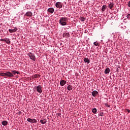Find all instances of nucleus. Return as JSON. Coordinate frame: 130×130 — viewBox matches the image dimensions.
<instances>
[{
  "mask_svg": "<svg viewBox=\"0 0 130 130\" xmlns=\"http://www.w3.org/2000/svg\"><path fill=\"white\" fill-rule=\"evenodd\" d=\"M107 8V6L106 5L103 6L102 8V12H104L105 10H106V8Z\"/></svg>",
  "mask_w": 130,
  "mask_h": 130,
  "instance_id": "nucleus-13",
  "label": "nucleus"
},
{
  "mask_svg": "<svg viewBox=\"0 0 130 130\" xmlns=\"http://www.w3.org/2000/svg\"><path fill=\"white\" fill-rule=\"evenodd\" d=\"M27 121H28V122H32V119L28 118L27 119Z\"/></svg>",
  "mask_w": 130,
  "mask_h": 130,
  "instance_id": "nucleus-22",
  "label": "nucleus"
},
{
  "mask_svg": "<svg viewBox=\"0 0 130 130\" xmlns=\"http://www.w3.org/2000/svg\"><path fill=\"white\" fill-rule=\"evenodd\" d=\"M5 41L6 42L7 44H10L11 43V41H10V39L8 38H5Z\"/></svg>",
  "mask_w": 130,
  "mask_h": 130,
  "instance_id": "nucleus-12",
  "label": "nucleus"
},
{
  "mask_svg": "<svg viewBox=\"0 0 130 130\" xmlns=\"http://www.w3.org/2000/svg\"><path fill=\"white\" fill-rule=\"evenodd\" d=\"M40 122H41V123H42V124H44L46 123V121H45L44 120H41Z\"/></svg>",
  "mask_w": 130,
  "mask_h": 130,
  "instance_id": "nucleus-23",
  "label": "nucleus"
},
{
  "mask_svg": "<svg viewBox=\"0 0 130 130\" xmlns=\"http://www.w3.org/2000/svg\"><path fill=\"white\" fill-rule=\"evenodd\" d=\"M55 7L58 9H61V8H62V5L60 2H57L55 4Z\"/></svg>",
  "mask_w": 130,
  "mask_h": 130,
  "instance_id": "nucleus-4",
  "label": "nucleus"
},
{
  "mask_svg": "<svg viewBox=\"0 0 130 130\" xmlns=\"http://www.w3.org/2000/svg\"><path fill=\"white\" fill-rule=\"evenodd\" d=\"M84 61L85 62H87V63H90V60H89L88 58H85L84 59Z\"/></svg>",
  "mask_w": 130,
  "mask_h": 130,
  "instance_id": "nucleus-16",
  "label": "nucleus"
},
{
  "mask_svg": "<svg viewBox=\"0 0 130 130\" xmlns=\"http://www.w3.org/2000/svg\"><path fill=\"white\" fill-rule=\"evenodd\" d=\"M98 94V91L96 90H94L92 92V95L93 97H96V96H97Z\"/></svg>",
  "mask_w": 130,
  "mask_h": 130,
  "instance_id": "nucleus-9",
  "label": "nucleus"
},
{
  "mask_svg": "<svg viewBox=\"0 0 130 130\" xmlns=\"http://www.w3.org/2000/svg\"><path fill=\"white\" fill-rule=\"evenodd\" d=\"M126 18H127V19H128V20H129V19H130V14H128L126 16Z\"/></svg>",
  "mask_w": 130,
  "mask_h": 130,
  "instance_id": "nucleus-28",
  "label": "nucleus"
},
{
  "mask_svg": "<svg viewBox=\"0 0 130 130\" xmlns=\"http://www.w3.org/2000/svg\"><path fill=\"white\" fill-rule=\"evenodd\" d=\"M126 111H127V112H128V113H129V112H130V110L128 109H127Z\"/></svg>",
  "mask_w": 130,
  "mask_h": 130,
  "instance_id": "nucleus-31",
  "label": "nucleus"
},
{
  "mask_svg": "<svg viewBox=\"0 0 130 130\" xmlns=\"http://www.w3.org/2000/svg\"><path fill=\"white\" fill-rule=\"evenodd\" d=\"M67 21H68V18L67 17H62L59 20V24L61 26H66L67 25Z\"/></svg>",
  "mask_w": 130,
  "mask_h": 130,
  "instance_id": "nucleus-1",
  "label": "nucleus"
},
{
  "mask_svg": "<svg viewBox=\"0 0 130 130\" xmlns=\"http://www.w3.org/2000/svg\"><path fill=\"white\" fill-rule=\"evenodd\" d=\"M58 115H60V114H58Z\"/></svg>",
  "mask_w": 130,
  "mask_h": 130,
  "instance_id": "nucleus-33",
  "label": "nucleus"
},
{
  "mask_svg": "<svg viewBox=\"0 0 130 130\" xmlns=\"http://www.w3.org/2000/svg\"><path fill=\"white\" fill-rule=\"evenodd\" d=\"M17 30V27H15L14 29H9V31L10 32V33H14V32H16Z\"/></svg>",
  "mask_w": 130,
  "mask_h": 130,
  "instance_id": "nucleus-8",
  "label": "nucleus"
},
{
  "mask_svg": "<svg viewBox=\"0 0 130 130\" xmlns=\"http://www.w3.org/2000/svg\"><path fill=\"white\" fill-rule=\"evenodd\" d=\"M108 107H110V106L109 105H108Z\"/></svg>",
  "mask_w": 130,
  "mask_h": 130,
  "instance_id": "nucleus-32",
  "label": "nucleus"
},
{
  "mask_svg": "<svg viewBox=\"0 0 130 130\" xmlns=\"http://www.w3.org/2000/svg\"><path fill=\"white\" fill-rule=\"evenodd\" d=\"M6 73V77H14V75L10 72H7Z\"/></svg>",
  "mask_w": 130,
  "mask_h": 130,
  "instance_id": "nucleus-6",
  "label": "nucleus"
},
{
  "mask_svg": "<svg viewBox=\"0 0 130 130\" xmlns=\"http://www.w3.org/2000/svg\"><path fill=\"white\" fill-rule=\"evenodd\" d=\"M80 19H81V21H82V22H84V21L86 20V19H85V18L84 17H81Z\"/></svg>",
  "mask_w": 130,
  "mask_h": 130,
  "instance_id": "nucleus-27",
  "label": "nucleus"
},
{
  "mask_svg": "<svg viewBox=\"0 0 130 130\" xmlns=\"http://www.w3.org/2000/svg\"><path fill=\"white\" fill-rule=\"evenodd\" d=\"M48 12L51 14H53L54 12V9H53V8H50L48 9Z\"/></svg>",
  "mask_w": 130,
  "mask_h": 130,
  "instance_id": "nucleus-7",
  "label": "nucleus"
},
{
  "mask_svg": "<svg viewBox=\"0 0 130 130\" xmlns=\"http://www.w3.org/2000/svg\"><path fill=\"white\" fill-rule=\"evenodd\" d=\"M37 122V120L35 119H32V123H36Z\"/></svg>",
  "mask_w": 130,
  "mask_h": 130,
  "instance_id": "nucleus-26",
  "label": "nucleus"
},
{
  "mask_svg": "<svg viewBox=\"0 0 130 130\" xmlns=\"http://www.w3.org/2000/svg\"><path fill=\"white\" fill-rule=\"evenodd\" d=\"M63 37H66V38H68V37H70V33L64 32V34H63Z\"/></svg>",
  "mask_w": 130,
  "mask_h": 130,
  "instance_id": "nucleus-10",
  "label": "nucleus"
},
{
  "mask_svg": "<svg viewBox=\"0 0 130 130\" xmlns=\"http://www.w3.org/2000/svg\"><path fill=\"white\" fill-rule=\"evenodd\" d=\"M128 7L130 8V1L128 3Z\"/></svg>",
  "mask_w": 130,
  "mask_h": 130,
  "instance_id": "nucleus-29",
  "label": "nucleus"
},
{
  "mask_svg": "<svg viewBox=\"0 0 130 130\" xmlns=\"http://www.w3.org/2000/svg\"><path fill=\"white\" fill-rule=\"evenodd\" d=\"M93 44L94 45H95V46H99V43L96 42H95L93 43Z\"/></svg>",
  "mask_w": 130,
  "mask_h": 130,
  "instance_id": "nucleus-25",
  "label": "nucleus"
},
{
  "mask_svg": "<svg viewBox=\"0 0 130 130\" xmlns=\"http://www.w3.org/2000/svg\"><path fill=\"white\" fill-rule=\"evenodd\" d=\"M27 55L32 60H34V61L36 60V57H35V55H34V54L32 53H28Z\"/></svg>",
  "mask_w": 130,
  "mask_h": 130,
  "instance_id": "nucleus-2",
  "label": "nucleus"
},
{
  "mask_svg": "<svg viewBox=\"0 0 130 130\" xmlns=\"http://www.w3.org/2000/svg\"><path fill=\"white\" fill-rule=\"evenodd\" d=\"M33 78H34L35 79H37L38 78H40V75H39V74H35L33 76Z\"/></svg>",
  "mask_w": 130,
  "mask_h": 130,
  "instance_id": "nucleus-19",
  "label": "nucleus"
},
{
  "mask_svg": "<svg viewBox=\"0 0 130 130\" xmlns=\"http://www.w3.org/2000/svg\"><path fill=\"white\" fill-rule=\"evenodd\" d=\"M36 90L38 93H42V87L41 85H38L36 88Z\"/></svg>",
  "mask_w": 130,
  "mask_h": 130,
  "instance_id": "nucleus-3",
  "label": "nucleus"
},
{
  "mask_svg": "<svg viewBox=\"0 0 130 130\" xmlns=\"http://www.w3.org/2000/svg\"><path fill=\"white\" fill-rule=\"evenodd\" d=\"M92 112L94 114H96L97 113V109L96 108L92 109Z\"/></svg>",
  "mask_w": 130,
  "mask_h": 130,
  "instance_id": "nucleus-20",
  "label": "nucleus"
},
{
  "mask_svg": "<svg viewBox=\"0 0 130 130\" xmlns=\"http://www.w3.org/2000/svg\"><path fill=\"white\" fill-rule=\"evenodd\" d=\"M66 83L67 81H66L65 80H61V81L60 82V86H64V85H66Z\"/></svg>",
  "mask_w": 130,
  "mask_h": 130,
  "instance_id": "nucleus-11",
  "label": "nucleus"
},
{
  "mask_svg": "<svg viewBox=\"0 0 130 130\" xmlns=\"http://www.w3.org/2000/svg\"><path fill=\"white\" fill-rule=\"evenodd\" d=\"M33 14L32 12L28 11L26 13V14L24 15V17H32Z\"/></svg>",
  "mask_w": 130,
  "mask_h": 130,
  "instance_id": "nucleus-5",
  "label": "nucleus"
},
{
  "mask_svg": "<svg viewBox=\"0 0 130 130\" xmlns=\"http://www.w3.org/2000/svg\"><path fill=\"white\" fill-rule=\"evenodd\" d=\"M0 76L6 77V73H0Z\"/></svg>",
  "mask_w": 130,
  "mask_h": 130,
  "instance_id": "nucleus-24",
  "label": "nucleus"
},
{
  "mask_svg": "<svg viewBox=\"0 0 130 130\" xmlns=\"http://www.w3.org/2000/svg\"><path fill=\"white\" fill-rule=\"evenodd\" d=\"M110 72V69H109V68H108L105 70V74H109Z\"/></svg>",
  "mask_w": 130,
  "mask_h": 130,
  "instance_id": "nucleus-15",
  "label": "nucleus"
},
{
  "mask_svg": "<svg viewBox=\"0 0 130 130\" xmlns=\"http://www.w3.org/2000/svg\"><path fill=\"white\" fill-rule=\"evenodd\" d=\"M12 75H16V74H17V75H19V74H20V72L17 71H12Z\"/></svg>",
  "mask_w": 130,
  "mask_h": 130,
  "instance_id": "nucleus-14",
  "label": "nucleus"
},
{
  "mask_svg": "<svg viewBox=\"0 0 130 130\" xmlns=\"http://www.w3.org/2000/svg\"><path fill=\"white\" fill-rule=\"evenodd\" d=\"M67 89H68V90H69V91H71V90H73V86L69 85L68 86Z\"/></svg>",
  "mask_w": 130,
  "mask_h": 130,
  "instance_id": "nucleus-18",
  "label": "nucleus"
},
{
  "mask_svg": "<svg viewBox=\"0 0 130 130\" xmlns=\"http://www.w3.org/2000/svg\"><path fill=\"white\" fill-rule=\"evenodd\" d=\"M0 41H5V39H0Z\"/></svg>",
  "mask_w": 130,
  "mask_h": 130,
  "instance_id": "nucleus-30",
  "label": "nucleus"
},
{
  "mask_svg": "<svg viewBox=\"0 0 130 130\" xmlns=\"http://www.w3.org/2000/svg\"><path fill=\"white\" fill-rule=\"evenodd\" d=\"M2 124H3V125H7V124H8V121H3L2 122Z\"/></svg>",
  "mask_w": 130,
  "mask_h": 130,
  "instance_id": "nucleus-21",
  "label": "nucleus"
},
{
  "mask_svg": "<svg viewBox=\"0 0 130 130\" xmlns=\"http://www.w3.org/2000/svg\"><path fill=\"white\" fill-rule=\"evenodd\" d=\"M108 8H109L110 10H112V8H113V3H110L108 6Z\"/></svg>",
  "mask_w": 130,
  "mask_h": 130,
  "instance_id": "nucleus-17",
  "label": "nucleus"
}]
</instances>
